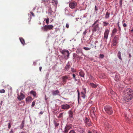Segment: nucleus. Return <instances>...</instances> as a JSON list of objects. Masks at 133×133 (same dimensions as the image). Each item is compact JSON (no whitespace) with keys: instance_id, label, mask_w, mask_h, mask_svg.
Listing matches in <instances>:
<instances>
[{"instance_id":"obj_1","label":"nucleus","mask_w":133,"mask_h":133,"mask_svg":"<svg viewBox=\"0 0 133 133\" xmlns=\"http://www.w3.org/2000/svg\"><path fill=\"white\" fill-rule=\"evenodd\" d=\"M124 100L127 102H129L133 97V92L132 89L129 88L126 89Z\"/></svg>"},{"instance_id":"obj_2","label":"nucleus","mask_w":133,"mask_h":133,"mask_svg":"<svg viewBox=\"0 0 133 133\" xmlns=\"http://www.w3.org/2000/svg\"><path fill=\"white\" fill-rule=\"evenodd\" d=\"M99 20L98 19L96 20L94 23L92 25L91 27L93 28L92 29V31L93 33L97 31H98L99 29V24H97H97V23H98L99 21Z\"/></svg>"},{"instance_id":"obj_3","label":"nucleus","mask_w":133,"mask_h":133,"mask_svg":"<svg viewBox=\"0 0 133 133\" xmlns=\"http://www.w3.org/2000/svg\"><path fill=\"white\" fill-rule=\"evenodd\" d=\"M54 27V26L52 25H45L41 28L42 30L44 32L51 30Z\"/></svg>"},{"instance_id":"obj_4","label":"nucleus","mask_w":133,"mask_h":133,"mask_svg":"<svg viewBox=\"0 0 133 133\" xmlns=\"http://www.w3.org/2000/svg\"><path fill=\"white\" fill-rule=\"evenodd\" d=\"M83 121L85 125L87 127H89L92 125V124L89 118L85 117L84 118Z\"/></svg>"},{"instance_id":"obj_5","label":"nucleus","mask_w":133,"mask_h":133,"mask_svg":"<svg viewBox=\"0 0 133 133\" xmlns=\"http://www.w3.org/2000/svg\"><path fill=\"white\" fill-rule=\"evenodd\" d=\"M104 108L106 112L108 114L111 115L112 114L113 111L112 107L108 105H107L105 106Z\"/></svg>"},{"instance_id":"obj_6","label":"nucleus","mask_w":133,"mask_h":133,"mask_svg":"<svg viewBox=\"0 0 133 133\" xmlns=\"http://www.w3.org/2000/svg\"><path fill=\"white\" fill-rule=\"evenodd\" d=\"M90 114L92 118L96 119L97 118L96 116V112L95 108L94 107H92L90 110Z\"/></svg>"},{"instance_id":"obj_7","label":"nucleus","mask_w":133,"mask_h":133,"mask_svg":"<svg viewBox=\"0 0 133 133\" xmlns=\"http://www.w3.org/2000/svg\"><path fill=\"white\" fill-rule=\"evenodd\" d=\"M72 125L71 124H66L64 130L62 131L63 132L68 133L69 131L72 128Z\"/></svg>"},{"instance_id":"obj_8","label":"nucleus","mask_w":133,"mask_h":133,"mask_svg":"<svg viewBox=\"0 0 133 133\" xmlns=\"http://www.w3.org/2000/svg\"><path fill=\"white\" fill-rule=\"evenodd\" d=\"M60 52L61 53L63 54L65 57H67L68 58L69 57V51L67 50L64 49L61 50H60Z\"/></svg>"},{"instance_id":"obj_9","label":"nucleus","mask_w":133,"mask_h":133,"mask_svg":"<svg viewBox=\"0 0 133 133\" xmlns=\"http://www.w3.org/2000/svg\"><path fill=\"white\" fill-rule=\"evenodd\" d=\"M77 5V3L75 1L70 2L69 4V6L71 9H75Z\"/></svg>"},{"instance_id":"obj_10","label":"nucleus","mask_w":133,"mask_h":133,"mask_svg":"<svg viewBox=\"0 0 133 133\" xmlns=\"http://www.w3.org/2000/svg\"><path fill=\"white\" fill-rule=\"evenodd\" d=\"M118 38L116 36L114 37L113 40L112 41L113 46H116V44L118 43Z\"/></svg>"},{"instance_id":"obj_11","label":"nucleus","mask_w":133,"mask_h":133,"mask_svg":"<svg viewBox=\"0 0 133 133\" xmlns=\"http://www.w3.org/2000/svg\"><path fill=\"white\" fill-rule=\"evenodd\" d=\"M17 96V98L19 101L23 99L25 97V95L21 92H20V95H19L18 94Z\"/></svg>"},{"instance_id":"obj_12","label":"nucleus","mask_w":133,"mask_h":133,"mask_svg":"<svg viewBox=\"0 0 133 133\" xmlns=\"http://www.w3.org/2000/svg\"><path fill=\"white\" fill-rule=\"evenodd\" d=\"M62 109L64 110H67L69 109L70 107V106L67 104L62 105L61 106Z\"/></svg>"},{"instance_id":"obj_13","label":"nucleus","mask_w":133,"mask_h":133,"mask_svg":"<svg viewBox=\"0 0 133 133\" xmlns=\"http://www.w3.org/2000/svg\"><path fill=\"white\" fill-rule=\"evenodd\" d=\"M68 78V76L67 75H65L62 77L63 84H65Z\"/></svg>"},{"instance_id":"obj_14","label":"nucleus","mask_w":133,"mask_h":133,"mask_svg":"<svg viewBox=\"0 0 133 133\" xmlns=\"http://www.w3.org/2000/svg\"><path fill=\"white\" fill-rule=\"evenodd\" d=\"M109 31L108 29H105L104 34V38L107 39L109 33Z\"/></svg>"},{"instance_id":"obj_15","label":"nucleus","mask_w":133,"mask_h":133,"mask_svg":"<svg viewBox=\"0 0 133 133\" xmlns=\"http://www.w3.org/2000/svg\"><path fill=\"white\" fill-rule=\"evenodd\" d=\"M79 75L84 78L85 74L84 71L81 69L79 70Z\"/></svg>"},{"instance_id":"obj_16","label":"nucleus","mask_w":133,"mask_h":133,"mask_svg":"<svg viewBox=\"0 0 133 133\" xmlns=\"http://www.w3.org/2000/svg\"><path fill=\"white\" fill-rule=\"evenodd\" d=\"M71 66V65L70 63H69V62H68L64 68L65 70V71H68L69 69L70 68Z\"/></svg>"},{"instance_id":"obj_17","label":"nucleus","mask_w":133,"mask_h":133,"mask_svg":"<svg viewBox=\"0 0 133 133\" xmlns=\"http://www.w3.org/2000/svg\"><path fill=\"white\" fill-rule=\"evenodd\" d=\"M52 94L53 96L58 95L59 93V91L58 90H52Z\"/></svg>"},{"instance_id":"obj_18","label":"nucleus","mask_w":133,"mask_h":133,"mask_svg":"<svg viewBox=\"0 0 133 133\" xmlns=\"http://www.w3.org/2000/svg\"><path fill=\"white\" fill-rule=\"evenodd\" d=\"M69 115V117L70 118H73V113L71 110H69L68 112Z\"/></svg>"},{"instance_id":"obj_19","label":"nucleus","mask_w":133,"mask_h":133,"mask_svg":"<svg viewBox=\"0 0 133 133\" xmlns=\"http://www.w3.org/2000/svg\"><path fill=\"white\" fill-rule=\"evenodd\" d=\"M42 2L44 3L46 6L48 5L50 3L49 0H43L42 1Z\"/></svg>"},{"instance_id":"obj_20","label":"nucleus","mask_w":133,"mask_h":133,"mask_svg":"<svg viewBox=\"0 0 133 133\" xmlns=\"http://www.w3.org/2000/svg\"><path fill=\"white\" fill-rule=\"evenodd\" d=\"M51 3L53 5L57 6L58 3V2L57 0H52Z\"/></svg>"},{"instance_id":"obj_21","label":"nucleus","mask_w":133,"mask_h":133,"mask_svg":"<svg viewBox=\"0 0 133 133\" xmlns=\"http://www.w3.org/2000/svg\"><path fill=\"white\" fill-rule=\"evenodd\" d=\"M33 100L32 98L30 96H28L26 99V102H29L30 101H31Z\"/></svg>"},{"instance_id":"obj_22","label":"nucleus","mask_w":133,"mask_h":133,"mask_svg":"<svg viewBox=\"0 0 133 133\" xmlns=\"http://www.w3.org/2000/svg\"><path fill=\"white\" fill-rule=\"evenodd\" d=\"M19 39L22 44L23 45H24L25 44V43L24 39L22 37L19 38Z\"/></svg>"},{"instance_id":"obj_23","label":"nucleus","mask_w":133,"mask_h":133,"mask_svg":"<svg viewBox=\"0 0 133 133\" xmlns=\"http://www.w3.org/2000/svg\"><path fill=\"white\" fill-rule=\"evenodd\" d=\"M78 131L80 133H85L84 130L83 128H80L78 129Z\"/></svg>"},{"instance_id":"obj_24","label":"nucleus","mask_w":133,"mask_h":133,"mask_svg":"<svg viewBox=\"0 0 133 133\" xmlns=\"http://www.w3.org/2000/svg\"><path fill=\"white\" fill-rule=\"evenodd\" d=\"M25 121L23 120L22 121L21 124L20 125V128L21 129H22L24 126Z\"/></svg>"},{"instance_id":"obj_25","label":"nucleus","mask_w":133,"mask_h":133,"mask_svg":"<svg viewBox=\"0 0 133 133\" xmlns=\"http://www.w3.org/2000/svg\"><path fill=\"white\" fill-rule=\"evenodd\" d=\"M90 85L92 88H96L98 86V84L96 85L94 83H91L90 84Z\"/></svg>"},{"instance_id":"obj_26","label":"nucleus","mask_w":133,"mask_h":133,"mask_svg":"<svg viewBox=\"0 0 133 133\" xmlns=\"http://www.w3.org/2000/svg\"><path fill=\"white\" fill-rule=\"evenodd\" d=\"M117 31V30L116 28H114L112 31L111 33V36H113L116 33Z\"/></svg>"},{"instance_id":"obj_27","label":"nucleus","mask_w":133,"mask_h":133,"mask_svg":"<svg viewBox=\"0 0 133 133\" xmlns=\"http://www.w3.org/2000/svg\"><path fill=\"white\" fill-rule=\"evenodd\" d=\"M110 15V14L108 12H107L106 13L105 16V18L106 19H107L109 17Z\"/></svg>"},{"instance_id":"obj_28","label":"nucleus","mask_w":133,"mask_h":133,"mask_svg":"<svg viewBox=\"0 0 133 133\" xmlns=\"http://www.w3.org/2000/svg\"><path fill=\"white\" fill-rule=\"evenodd\" d=\"M117 56L119 59L121 60H122V58H121V55L120 51H118L117 54Z\"/></svg>"},{"instance_id":"obj_29","label":"nucleus","mask_w":133,"mask_h":133,"mask_svg":"<svg viewBox=\"0 0 133 133\" xmlns=\"http://www.w3.org/2000/svg\"><path fill=\"white\" fill-rule=\"evenodd\" d=\"M104 125L106 128H109V127L110 126V125H109V123L107 121H106L105 122Z\"/></svg>"},{"instance_id":"obj_30","label":"nucleus","mask_w":133,"mask_h":133,"mask_svg":"<svg viewBox=\"0 0 133 133\" xmlns=\"http://www.w3.org/2000/svg\"><path fill=\"white\" fill-rule=\"evenodd\" d=\"M30 93L32 94L34 97H35L36 96V92L32 90L30 92Z\"/></svg>"},{"instance_id":"obj_31","label":"nucleus","mask_w":133,"mask_h":133,"mask_svg":"<svg viewBox=\"0 0 133 133\" xmlns=\"http://www.w3.org/2000/svg\"><path fill=\"white\" fill-rule=\"evenodd\" d=\"M54 123L55 127H58L59 124V123L56 122V121H54Z\"/></svg>"},{"instance_id":"obj_32","label":"nucleus","mask_w":133,"mask_h":133,"mask_svg":"<svg viewBox=\"0 0 133 133\" xmlns=\"http://www.w3.org/2000/svg\"><path fill=\"white\" fill-rule=\"evenodd\" d=\"M53 12L52 11L51 9V8H49L48 10V13L50 14V15H51L52 14Z\"/></svg>"},{"instance_id":"obj_33","label":"nucleus","mask_w":133,"mask_h":133,"mask_svg":"<svg viewBox=\"0 0 133 133\" xmlns=\"http://www.w3.org/2000/svg\"><path fill=\"white\" fill-rule=\"evenodd\" d=\"M94 39H95V38H92L90 41V42L92 45H93L94 44V42L95 41V40Z\"/></svg>"},{"instance_id":"obj_34","label":"nucleus","mask_w":133,"mask_h":133,"mask_svg":"<svg viewBox=\"0 0 133 133\" xmlns=\"http://www.w3.org/2000/svg\"><path fill=\"white\" fill-rule=\"evenodd\" d=\"M103 26H107L109 24V23L108 22H103Z\"/></svg>"},{"instance_id":"obj_35","label":"nucleus","mask_w":133,"mask_h":133,"mask_svg":"<svg viewBox=\"0 0 133 133\" xmlns=\"http://www.w3.org/2000/svg\"><path fill=\"white\" fill-rule=\"evenodd\" d=\"M45 20V21L47 24L48 25L49 24V18H47L46 19H45L44 20Z\"/></svg>"},{"instance_id":"obj_36","label":"nucleus","mask_w":133,"mask_h":133,"mask_svg":"<svg viewBox=\"0 0 133 133\" xmlns=\"http://www.w3.org/2000/svg\"><path fill=\"white\" fill-rule=\"evenodd\" d=\"M122 1L123 0H120L119 1L120 7H122Z\"/></svg>"},{"instance_id":"obj_37","label":"nucleus","mask_w":133,"mask_h":133,"mask_svg":"<svg viewBox=\"0 0 133 133\" xmlns=\"http://www.w3.org/2000/svg\"><path fill=\"white\" fill-rule=\"evenodd\" d=\"M104 57V55L103 54H100L99 56V58L101 59L103 58Z\"/></svg>"},{"instance_id":"obj_38","label":"nucleus","mask_w":133,"mask_h":133,"mask_svg":"<svg viewBox=\"0 0 133 133\" xmlns=\"http://www.w3.org/2000/svg\"><path fill=\"white\" fill-rule=\"evenodd\" d=\"M83 49L86 50H89L91 49V48L84 47Z\"/></svg>"},{"instance_id":"obj_39","label":"nucleus","mask_w":133,"mask_h":133,"mask_svg":"<svg viewBox=\"0 0 133 133\" xmlns=\"http://www.w3.org/2000/svg\"><path fill=\"white\" fill-rule=\"evenodd\" d=\"M80 93L79 92H78V103H79V99L80 98Z\"/></svg>"},{"instance_id":"obj_40","label":"nucleus","mask_w":133,"mask_h":133,"mask_svg":"<svg viewBox=\"0 0 133 133\" xmlns=\"http://www.w3.org/2000/svg\"><path fill=\"white\" fill-rule=\"evenodd\" d=\"M95 40V42H94V44H95V47H96V44L98 43V41H97V39L96 38H95V39H94Z\"/></svg>"},{"instance_id":"obj_41","label":"nucleus","mask_w":133,"mask_h":133,"mask_svg":"<svg viewBox=\"0 0 133 133\" xmlns=\"http://www.w3.org/2000/svg\"><path fill=\"white\" fill-rule=\"evenodd\" d=\"M72 76L73 78L75 79V81H77V80L76 79V75L75 74H72Z\"/></svg>"},{"instance_id":"obj_42","label":"nucleus","mask_w":133,"mask_h":133,"mask_svg":"<svg viewBox=\"0 0 133 133\" xmlns=\"http://www.w3.org/2000/svg\"><path fill=\"white\" fill-rule=\"evenodd\" d=\"M63 113H60L58 117V118H61L63 116Z\"/></svg>"},{"instance_id":"obj_43","label":"nucleus","mask_w":133,"mask_h":133,"mask_svg":"<svg viewBox=\"0 0 133 133\" xmlns=\"http://www.w3.org/2000/svg\"><path fill=\"white\" fill-rule=\"evenodd\" d=\"M119 22H118V23H117V26H118V29H119V31H121V28L119 26Z\"/></svg>"},{"instance_id":"obj_44","label":"nucleus","mask_w":133,"mask_h":133,"mask_svg":"<svg viewBox=\"0 0 133 133\" xmlns=\"http://www.w3.org/2000/svg\"><path fill=\"white\" fill-rule=\"evenodd\" d=\"M71 71L72 72H76V70L73 68H71Z\"/></svg>"},{"instance_id":"obj_45","label":"nucleus","mask_w":133,"mask_h":133,"mask_svg":"<svg viewBox=\"0 0 133 133\" xmlns=\"http://www.w3.org/2000/svg\"><path fill=\"white\" fill-rule=\"evenodd\" d=\"M107 128L108 130L110 131H111L112 129V128H111L110 126L109 127V128Z\"/></svg>"},{"instance_id":"obj_46","label":"nucleus","mask_w":133,"mask_h":133,"mask_svg":"<svg viewBox=\"0 0 133 133\" xmlns=\"http://www.w3.org/2000/svg\"><path fill=\"white\" fill-rule=\"evenodd\" d=\"M10 122L8 123V128L9 129H10L11 127V124L10 123V121H9Z\"/></svg>"},{"instance_id":"obj_47","label":"nucleus","mask_w":133,"mask_h":133,"mask_svg":"<svg viewBox=\"0 0 133 133\" xmlns=\"http://www.w3.org/2000/svg\"><path fill=\"white\" fill-rule=\"evenodd\" d=\"M48 99V98H47L46 95H45V101L46 103H47V100Z\"/></svg>"},{"instance_id":"obj_48","label":"nucleus","mask_w":133,"mask_h":133,"mask_svg":"<svg viewBox=\"0 0 133 133\" xmlns=\"http://www.w3.org/2000/svg\"><path fill=\"white\" fill-rule=\"evenodd\" d=\"M5 92V90L4 89L0 90V92L1 93H4Z\"/></svg>"},{"instance_id":"obj_49","label":"nucleus","mask_w":133,"mask_h":133,"mask_svg":"<svg viewBox=\"0 0 133 133\" xmlns=\"http://www.w3.org/2000/svg\"><path fill=\"white\" fill-rule=\"evenodd\" d=\"M35 101H34L32 102V104L31 105V107H33L35 105Z\"/></svg>"},{"instance_id":"obj_50","label":"nucleus","mask_w":133,"mask_h":133,"mask_svg":"<svg viewBox=\"0 0 133 133\" xmlns=\"http://www.w3.org/2000/svg\"><path fill=\"white\" fill-rule=\"evenodd\" d=\"M124 114L125 116V117L126 118V119H127L128 120H129V119L128 118V117H127V114L125 113Z\"/></svg>"},{"instance_id":"obj_51","label":"nucleus","mask_w":133,"mask_h":133,"mask_svg":"<svg viewBox=\"0 0 133 133\" xmlns=\"http://www.w3.org/2000/svg\"><path fill=\"white\" fill-rule=\"evenodd\" d=\"M87 32V30H85V31H84L83 32V34L84 36H85L86 35V33Z\"/></svg>"},{"instance_id":"obj_52","label":"nucleus","mask_w":133,"mask_h":133,"mask_svg":"<svg viewBox=\"0 0 133 133\" xmlns=\"http://www.w3.org/2000/svg\"><path fill=\"white\" fill-rule=\"evenodd\" d=\"M116 76L117 77V76H115V79L116 81L117 82L119 80V78H116Z\"/></svg>"},{"instance_id":"obj_53","label":"nucleus","mask_w":133,"mask_h":133,"mask_svg":"<svg viewBox=\"0 0 133 133\" xmlns=\"http://www.w3.org/2000/svg\"><path fill=\"white\" fill-rule=\"evenodd\" d=\"M95 11H97L98 10V8L97 7L96 5H95Z\"/></svg>"},{"instance_id":"obj_54","label":"nucleus","mask_w":133,"mask_h":133,"mask_svg":"<svg viewBox=\"0 0 133 133\" xmlns=\"http://www.w3.org/2000/svg\"><path fill=\"white\" fill-rule=\"evenodd\" d=\"M82 97L83 99H85V94H83V95H82Z\"/></svg>"},{"instance_id":"obj_55","label":"nucleus","mask_w":133,"mask_h":133,"mask_svg":"<svg viewBox=\"0 0 133 133\" xmlns=\"http://www.w3.org/2000/svg\"><path fill=\"white\" fill-rule=\"evenodd\" d=\"M92 133H97V131L94 130H93L92 131Z\"/></svg>"},{"instance_id":"obj_56","label":"nucleus","mask_w":133,"mask_h":133,"mask_svg":"<svg viewBox=\"0 0 133 133\" xmlns=\"http://www.w3.org/2000/svg\"><path fill=\"white\" fill-rule=\"evenodd\" d=\"M123 26L124 27H126L127 26V25L125 23H124L123 24Z\"/></svg>"},{"instance_id":"obj_57","label":"nucleus","mask_w":133,"mask_h":133,"mask_svg":"<svg viewBox=\"0 0 133 133\" xmlns=\"http://www.w3.org/2000/svg\"><path fill=\"white\" fill-rule=\"evenodd\" d=\"M66 27L67 28H68L69 27V25L68 23H66Z\"/></svg>"},{"instance_id":"obj_58","label":"nucleus","mask_w":133,"mask_h":133,"mask_svg":"<svg viewBox=\"0 0 133 133\" xmlns=\"http://www.w3.org/2000/svg\"><path fill=\"white\" fill-rule=\"evenodd\" d=\"M58 101H60V102L59 103L60 104H62V103H65L64 102H62V101H60V100L59 99L57 100Z\"/></svg>"},{"instance_id":"obj_59","label":"nucleus","mask_w":133,"mask_h":133,"mask_svg":"<svg viewBox=\"0 0 133 133\" xmlns=\"http://www.w3.org/2000/svg\"><path fill=\"white\" fill-rule=\"evenodd\" d=\"M83 90L84 91V92H85V93H86V88H83Z\"/></svg>"},{"instance_id":"obj_60","label":"nucleus","mask_w":133,"mask_h":133,"mask_svg":"<svg viewBox=\"0 0 133 133\" xmlns=\"http://www.w3.org/2000/svg\"><path fill=\"white\" fill-rule=\"evenodd\" d=\"M30 13L33 16H34V17L35 16V15H34V13L33 12H32L31 11Z\"/></svg>"},{"instance_id":"obj_61","label":"nucleus","mask_w":133,"mask_h":133,"mask_svg":"<svg viewBox=\"0 0 133 133\" xmlns=\"http://www.w3.org/2000/svg\"><path fill=\"white\" fill-rule=\"evenodd\" d=\"M36 64H37V63L36 62H34L33 63V65L34 66L36 65Z\"/></svg>"},{"instance_id":"obj_62","label":"nucleus","mask_w":133,"mask_h":133,"mask_svg":"<svg viewBox=\"0 0 133 133\" xmlns=\"http://www.w3.org/2000/svg\"><path fill=\"white\" fill-rule=\"evenodd\" d=\"M39 114L40 115H42L43 114V112L42 111H40L39 113Z\"/></svg>"},{"instance_id":"obj_63","label":"nucleus","mask_w":133,"mask_h":133,"mask_svg":"<svg viewBox=\"0 0 133 133\" xmlns=\"http://www.w3.org/2000/svg\"><path fill=\"white\" fill-rule=\"evenodd\" d=\"M65 12H66V11H69L68 10V9L67 8H66L65 9Z\"/></svg>"},{"instance_id":"obj_64","label":"nucleus","mask_w":133,"mask_h":133,"mask_svg":"<svg viewBox=\"0 0 133 133\" xmlns=\"http://www.w3.org/2000/svg\"><path fill=\"white\" fill-rule=\"evenodd\" d=\"M88 133H92V132L90 131V130H89L88 131Z\"/></svg>"}]
</instances>
